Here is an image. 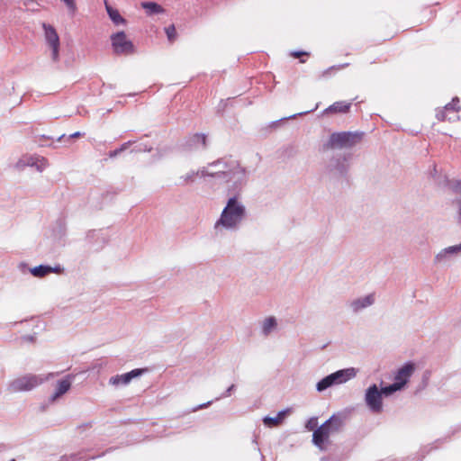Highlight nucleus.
I'll return each mask as SVG.
<instances>
[{"mask_svg": "<svg viewBox=\"0 0 461 461\" xmlns=\"http://www.w3.org/2000/svg\"><path fill=\"white\" fill-rule=\"evenodd\" d=\"M11 461H15V459H12Z\"/></svg>", "mask_w": 461, "mask_h": 461, "instance_id": "37998d69", "label": "nucleus"}, {"mask_svg": "<svg viewBox=\"0 0 461 461\" xmlns=\"http://www.w3.org/2000/svg\"><path fill=\"white\" fill-rule=\"evenodd\" d=\"M350 155L332 158L328 164L329 172L336 177L346 176L349 169Z\"/></svg>", "mask_w": 461, "mask_h": 461, "instance_id": "6e6552de", "label": "nucleus"}, {"mask_svg": "<svg viewBox=\"0 0 461 461\" xmlns=\"http://www.w3.org/2000/svg\"><path fill=\"white\" fill-rule=\"evenodd\" d=\"M414 365L411 364V363H407L405 364L403 366H402L394 379H395V382L396 383H403V386L406 384V383L408 382L409 378L411 377V375H412V373L414 372Z\"/></svg>", "mask_w": 461, "mask_h": 461, "instance_id": "2eb2a0df", "label": "nucleus"}, {"mask_svg": "<svg viewBox=\"0 0 461 461\" xmlns=\"http://www.w3.org/2000/svg\"><path fill=\"white\" fill-rule=\"evenodd\" d=\"M52 272L59 273L60 267H57L52 268L49 266L40 265V266L35 267L31 269L32 275H33L34 276H37V277H43L46 275L52 273Z\"/></svg>", "mask_w": 461, "mask_h": 461, "instance_id": "aec40b11", "label": "nucleus"}, {"mask_svg": "<svg viewBox=\"0 0 461 461\" xmlns=\"http://www.w3.org/2000/svg\"><path fill=\"white\" fill-rule=\"evenodd\" d=\"M81 136V133L79 131H77L69 136V138H77Z\"/></svg>", "mask_w": 461, "mask_h": 461, "instance_id": "79ce46f5", "label": "nucleus"}, {"mask_svg": "<svg viewBox=\"0 0 461 461\" xmlns=\"http://www.w3.org/2000/svg\"><path fill=\"white\" fill-rule=\"evenodd\" d=\"M330 386H332V384L330 380V377L327 375L317 383L316 389L318 392H322Z\"/></svg>", "mask_w": 461, "mask_h": 461, "instance_id": "a878e982", "label": "nucleus"}, {"mask_svg": "<svg viewBox=\"0 0 461 461\" xmlns=\"http://www.w3.org/2000/svg\"><path fill=\"white\" fill-rule=\"evenodd\" d=\"M38 171H42L47 167V160L44 158H40L38 163L34 165Z\"/></svg>", "mask_w": 461, "mask_h": 461, "instance_id": "473e14b6", "label": "nucleus"}, {"mask_svg": "<svg viewBox=\"0 0 461 461\" xmlns=\"http://www.w3.org/2000/svg\"><path fill=\"white\" fill-rule=\"evenodd\" d=\"M51 376H53L52 373H50L44 377L32 374L25 375L12 381L8 385V391L11 393H17L32 390Z\"/></svg>", "mask_w": 461, "mask_h": 461, "instance_id": "20e7f679", "label": "nucleus"}, {"mask_svg": "<svg viewBox=\"0 0 461 461\" xmlns=\"http://www.w3.org/2000/svg\"><path fill=\"white\" fill-rule=\"evenodd\" d=\"M459 102L458 98L456 97L452 100V103L447 104L444 109L448 112L449 114L454 118V120L458 119L457 112L459 108H456V104Z\"/></svg>", "mask_w": 461, "mask_h": 461, "instance_id": "393cba45", "label": "nucleus"}, {"mask_svg": "<svg viewBox=\"0 0 461 461\" xmlns=\"http://www.w3.org/2000/svg\"><path fill=\"white\" fill-rule=\"evenodd\" d=\"M113 52L117 55H131L135 53V47L124 32H118L111 35Z\"/></svg>", "mask_w": 461, "mask_h": 461, "instance_id": "39448f33", "label": "nucleus"}, {"mask_svg": "<svg viewBox=\"0 0 461 461\" xmlns=\"http://www.w3.org/2000/svg\"><path fill=\"white\" fill-rule=\"evenodd\" d=\"M365 402L374 413H380L383 411V395L376 384H372L366 389Z\"/></svg>", "mask_w": 461, "mask_h": 461, "instance_id": "423d86ee", "label": "nucleus"}, {"mask_svg": "<svg viewBox=\"0 0 461 461\" xmlns=\"http://www.w3.org/2000/svg\"><path fill=\"white\" fill-rule=\"evenodd\" d=\"M375 303L374 294H370L362 298H357L351 302L350 307L354 312H357L362 309L371 306Z\"/></svg>", "mask_w": 461, "mask_h": 461, "instance_id": "4468645a", "label": "nucleus"}, {"mask_svg": "<svg viewBox=\"0 0 461 461\" xmlns=\"http://www.w3.org/2000/svg\"><path fill=\"white\" fill-rule=\"evenodd\" d=\"M212 401H209V402H207L205 403L200 404L199 406L195 407L193 411H198L200 409L207 408V407H209L212 404Z\"/></svg>", "mask_w": 461, "mask_h": 461, "instance_id": "58836bf2", "label": "nucleus"}, {"mask_svg": "<svg viewBox=\"0 0 461 461\" xmlns=\"http://www.w3.org/2000/svg\"><path fill=\"white\" fill-rule=\"evenodd\" d=\"M461 253V243L450 246L440 250L434 258L435 264L446 263Z\"/></svg>", "mask_w": 461, "mask_h": 461, "instance_id": "9b49d317", "label": "nucleus"}, {"mask_svg": "<svg viewBox=\"0 0 461 461\" xmlns=\"http://www.w3.org/2000/svg\"><path fill=\"white\" fill-rule=\"evenodd\" d=\"M333 433L330 431V428L324 422L321 426L316 429L312 434V442L319 448L323 449V444L329 441L330 435Z\"/></svg>", "mask_w": 461, "mask_h": 461, "instance_id": "9d476101", "label": "nucleus"}, {"mask_svg": "<svg viewBox=\"0 0 461 461\" xmlns=\"http://www.w3.org/2000/svg\"><path fill=\"white\" fill-rule=\"evenodd\" d=\"M306 53L305 52H303V51H295V52H293L292 55L294 57V58H299L301 57L302 55H305Z\"/></svg>", "mask_w": 461, "mask_h": 461, "instance_id": "ea45409f", "label": "nucleus"}, {"mask_svg": "<svg viewBox=\"0 0 461 461\" xmlns=\"http://www.w3.org/2000/svg\"><path fill=\"white\" fill-rule=\"evenodd\" d=\"M348 63H346V64H342V65H339V66H333V67H330V68H329L328 69H326V70L322 71V73H321V77H328V76L330 75V71H331V70H333V69L339 70V69L344 68H346V67H348Z\"/></svg>", "mask_w": 461, "mask_h": 461, "instance_id": "2f4dec72", "label": "nucleus"}, {"mask_svg": "<svg viewBox=\"0 0 461 461\" xmlns=\"http://www.w3.org/2000/svg\"><path fill=\"white\" fill-rule=\"evenodd\" d=\"M455 204L457 208V222L461 226V199L456 200Z\"/></svg>", "mask_w": 461, "mask_h": 461, "instance_id": "f704fd0d", "label": "nucleus"}, {"mask_svg": "<svg viewBox=\"0 0 461 461\" xmlns=\"http://www.w3.org/2000/svg\"><path fill=\"white\" fill-rule=\"evenodd\" d=\"M330 431L335 434L339 432L344 426V418L341 415H332L325 421Z\"/></svg>", "mask_w": 461, "mask_h": 461, "instance_id": "dca6fc26", "label": "nucleus"}, {"mask_svg": "<svg viewBox=\"0 0 461 461\" xmlns=\"http://www.w3.org/2000/svg\"><path fill=\"white\" fill-rule=\"evenodd\" d=\"M437 118L439 121H455L451 114L445 109L437 113Z\"/></svg>", "mask_w": 461, "mask_h": 461, "instance_id": "c756f323", "label": "nucleus"}, {"mask_svg": "<svg viewBox=\"0 0 461 461\" xmlns=\"http://www.w3.org/2000/svg\"><path fill=\"white\" fill-rule=\"evenodd\" d=\"M402 387H403V383L394 382L393 384H392L388 386L383 387L380 390V392L382 393V395L389 396V395L393 394V393H395L396 391L401 390Z\"/></svg>", "mask_w": 461, "mask_h": 461, "instance_id": "b1692460", "label": "nucleus"}, {"mask_svg": "<svg viewBox=\"0 0 461 461\" xmlns=\"http://www.w3.org/2000/svg\"><path fill=\"white\" fill-rule=\"evenodd\" d=\"M277 326L276 319L273 316L267 317L262 323V333L268 336Z\"/></svg>", "mask_w": 461, "mask_h": 461, "instance_id": "4be33fe9", "label": "nucleus"}, {"mask_svg": "<svg viewBox=\"0 0 461 461\" xmlns=\"http://www.w3.org/2000/svg\"><path fill=\"white\" fill-rule=\"evenodd\" d=\"M234 388H235V385L231 384L229 388H227V390L220 397L216 398V401H218L221 398L230 396L231 392L234 390Z\"/></svg>", "mask_w": 461, "mask_h": 461, "instance_id": "e433bc0d", "label": "nucleus"}, {"mask_svg": "<svg viewBox=\"0 0 461 461\" xmlns=\"http://www.w3.org/2000/svg\"><path fill=\"white\" fill-rule=\"evenodd\" d=\"M240 192L241 190L239 193H230L228 191V194H233V196L228 200L220 218L214 224L216 233L221 232L223 230H237L244 220L246 216V207L236 196Z\"/></svg>", "mask_w": 461, "mask_h": 461, "instance_id": "f03ea898", "label": "nucleus"}, {"mask_svg": "<svg viewBox=\"0 0 461 461\" xmlns=\"http://www.w3.org/2000/svg\"><path fill=\"white\" fill-rule=\"evenodd\" d=\"M42 27L45 41L51 49V59L54 62H57L59 59V37L52 25L43 23Z\"/></svg>", "mask_w": 461, "mask_h": 461, "instance_id": "0eeeda50", "label": "nucleus"}, {"mask_svg": "<svg viewBox=\"0 0 461 461\" xmlns=\"http://www.w3.org/2000/svg\"><path fill=\"white\" fill-rule=\"evenodd\" d=\"M362 137L361 132H335L330 136L326 146L329 149H350L359 143Z\"/></svg>", "mask_w": 461, "mask_h": 461, "instance_id": "7ed1b4c3", "label": "nucleus"}, {"mask_svg": "<svg viewBox=\"0 0 461 461\" xmlns=\"http://www.w3.org/2000/svg\"><path fill=\"white\" fill-rule=\"evenodd\" d=\"M39 158H40L39 157H24L23 158H22L19 161L18 166L23 165V166L34 167V165H36L38 163Z\"/></svg>", "mask_w": 461, "mask_h": 461, "instance_id": "bb28decb", "label": "nucleus"}, {"mask_svg": "<svg viewBox=\"0 0 461 461\" xmlns=\"http://www.w3.org/2000/svg\"><path fill=\"white\" fill-rule=\"evenodd\" d=\"M450 186L455 192H461V181H452Z\"/></svg>", "mask_w": 461, "mask_h": 461, "instance_id": "4c0bfd02", "label": "nucleus"}, {"mask_svg": "<svg viewBox=\"0 0 461 461\" xmlns=\"http://www.w3.org/2000/svg\"><path fill=\"white\" fill-rule=\"evenodd\" d=\"M104 5L106 12L108 14L109 18L112 20V22L115 25H124L126 24V20L120 14L118 10L113 8L107 2V0H104Z\"/></svg>", "mask_w": 461, "mask_h": 461, "instance_id": "6ab92c4d", "label": "nucleus"}, {"mask_svg": "<svg viewBox=\"0 0 461 461\" xmlns=\"http://www.w3.org/2000/svg\"><path fill=\"white\" fill-rule=\"evenodd\" d=\"M70 386L71 381L68 378L59 381L57 384L55 393L51 396V400L55 401L59 398L70 389Z\"/></svg>", "mask_w": 461, "mask_h": 461, "instance_id": "412c9836", "label": "nucleus"}, {"mask_svg": "<svg viewBox=\"0 0 461 461\" xmlns=\"http://www.w3.org/2000/svg\"><path fill=\"white\" fill-rule=\"evenodd\" d=\"M131 143H132L131 141L123 143L119 149L110 151L109 157L112 158H115L116 156L121 154L122 151L126 150L131 145Z\"/></svg>", "mask_w": 461, "mask_h": 461, "instance_id": "cd10ccee", "label": "nucleus"}, {"mask_svg": "<svg viewBox=\"0 0 461 461\" xmlns=\"http://www.w3.org/2000/svg\"><path fill=\"white\" fill-rule=\"evenodd\" d=\"M152 148L150 146H148L146 144H140L139 146H136L133 149V151L135 152H142V151H150Z\"/></svg>", "mask_w": 461, "mask_h": 461, "instance_id": "72a5a7b5", "label": "nucleus"}, {"mask_svg": "<svg viewBox=\"0 0 461 461\" xmlns=\"http://www.w3.org/2000/svg\"><path fill=\"white\" fill-rule=\"evenodd\" d=\"M317 425V421H316V419L315 418H311L308 422L306 423V429L308 430H315V427Z\"/></svg>", "mask_w": 461, "mask_h": 461, "instance_id": "c9c22d12", "label": "nucleus"}, {"mask_svg": "<svg viewBox=\"0 0 461 461\" xmlns=\"http://www.w3.org/2000/svg\"><path fill=\"white\" fill-rule=\"evenodd\" d=\"M142 373V369H133L126 374L111 377L110 384L114 385L127 384L131 381L132 378L139 376Z\"/></svg>", "mask_w": 461, "mask_h": 461, "instance_id": "ddd939ff", "label": "nucleus"}, {"mask_svg": "<svg viewBox=\"0 0 461 461\" xmlns=\"http://www.w3.org/2000/svg\"><path fill=\"white\" fill-rule=\"evenodd\" d=\"M184 147L187 151L204 149L206 148V136L199 133L194 134L186 140Z\"/></svg>", "mask_w": 461, "mask_h": 461, "instance_id": "f8f14e48", "label": "nucleus"}, {"mask_svg": "<svg viewBox=\"0 0 461 461\" xmlns=\"http://www.w3.org/2000/svg\"><path fill=\"white\" fill-rule=\"evenodd\" d=\"M141 6L147 10L149 14L164 13V8L155 2H143Z\"/></svg>", "mask_w": 461, "mask_h": 461, "instance_id": "5701e85b", "label": "nucleus"}, {"mask_svg": "<svg viewBox=\"0 0 461 461\" xmlns=\"http://www.w3.org/2000/svg\"><path fill=\"white\" fill-rule=\"evenodd\" d=\"M197 176L211 177V185H224L230 193H239L248 182L245 167L231 158H221L207 167L194 171L191 170L179 177V185L185 186L195 182Z\"/></svg>", "mask_w": 461, "mask_h": 461, "instance_id": "f257e3e1", "label": "nucleus"}, {"mask_svg": "<svg viewBox=\"0 0 461 461\" xmlns=\"http://www.w3.org/2000/svg\"><path fill=\"white\" fill-rule=\"evenodd\" d=\"M357 375V370L354 367L339 370L329 375L332 385L340 384L354 378Z\"/></svg>", "mask_w": 461, "mask_h": 461, "instance_id": "1a4fd4ad", "label": "nucleus"}, {"mask_svg": "<svg viewBox=\"0 0 461 461\" xmlns=\"http://www.w3.org/2000/svg\"><path fill=\"white\" fill-rule=\"evenodd\" d=\"M166 34L169 41H175L176 37V32L174 24L169 25L165 29Z\"/></svg>", "mask_w": 461, "mask_h": 461, "instance_id": "c85d7f7f", "label": "nucleus"}, {"mask_svg": "<svg viewBox=\"0 0 461 461\" xmlns=\"http://www.w3.org/2000/svg\"><path fill=\"white\" fill-rule=\"evenodd\" d=\"M290 409L283 410L276 417H265L263 422L268 427H276L282 423L284 419L290 413Z\"/></svg>", "mask_w": 461, "mask_h": 461, "instance_id": "a211bd4d", "label": "nucleus"}, {"mask_svg": "<svg viewBox=\"0 0 461 461\" xmlns=\"http://www.w3.org/2000/svg\"><path fill=\"white\" fill-rule=\"evenodd\" d=\"M59 461H86V458L80 454H77L71 456H64L60 458Z\"/></svg>", "mask_w": 461, "mask_h": 461, "instance_id": "7c9ffc66", "label": "nucleus"}, {"mask_svg": "<svg viewBox=\"0 0 461 461\" xmlns=\"http://www.w3.org/2000/svg\"><path fill=\"white\" fill-rule=\"evenodd\" d=\"M350 106H351V103H347L344 101L336 102L333 104H331L330 106H329L328 108H326L323 111V113L324 114L337 113H346L348 112Z\"/></svg>", "mask_w": 461, "mask_h": 461, "instance_id": "f3484780", "label": "nucleus"}, {"mask_svg": "<svg viewBox=\"0 0 461 461\" xmlns=\"http://www.w3.org/2000/svg\"><path fill=\"white\" fill-rule=\"evenodd\" d=\"M23 339L25 340V341H28V342H32L34 340V338L32 336L29 335V336H24L23 338Z\"/></svg>", "mask_w": 461, "mask_h": 461, "instance_id": "a19ab883", "label": "nucleus"}]
</instances>
